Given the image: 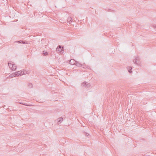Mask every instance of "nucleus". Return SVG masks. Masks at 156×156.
<instances>
[{"label": "nucleus", "mask_w": 156, "mask_h": 156, "mask_svg": "<svg viewBox=\"0 0 156 156\" xmlns=\"http://www.w3.org/2000/svg\"><path fill=\"white\" fill-rule=\"evenodd\" d=\"M133 61L135 64L138 65L140 63L139 58L138 57H136L134 59H133Z\"/></svg>", "instance_id": "f257e3e1"}, {"label": "nucleus", "mask_w": 156, "mask_h": 156, "mask_svg": "<svg viewBox=\"0 0 156 156\" xmlns=\"http://www.w3.org/2000/svg\"><path fill=\"white\" fill-rule=\"evenodd\" d=\"M56 51L59 52H61L62 51H63V48L60 45H59L57 47L56 49Z\"/></svg>", "instance_id": "f03ea898"}, {"label": "nucleus", "mask_w": 156, "mask_h": 156, "mask_svg": "<svg viewBox=\"0 0 156 156\" xmlns=\"http://www.w3.org/2000/svg\"><path fill=\"white\" fill-rule=\"evenodd\" d=\"M76 62L75 63V65H76V66L79 67H82L83 66H84V63H83V64H81L79 62L76 61Z\"/></svg>", "instance_id": "7ed1b4c3"}, {"label": "nucleus", "mask_w": 156, "mask_h": 156, "mask_svg": "<svg viewBox=\"0 0 156 156\" xmlns=\"http://www.w3.org/2000/svg\"><path fill=\"white\" fill-rule=\"evenodd\" d=\"M76 61L74 59H72L69 61V63L72 65H75L76 62Z\"/></svg>", "instance_id": "20e7f679"}, {"label": "nucleus", "mask_w": 156, "mask_h": 156, "mask_svg": "<svg viewBox=\"0 0 156 156\" xmlns=\"http://www.w3.org/2000/svg\"><path fill=\"white\" fill-rule=\"evenodd\" d=\"M19 103L20 104L23 105H24L27 106H32L33 105H32V104H30V105L27 104V103H22V102H19Z\"/></svg>", "instance_id": "39448f33"}, {"label": "nucleus", "mask_w": 156, "mask_h": 156, "mask_svg": "<svg viewBox=\"0 0 156 156\" xmlns=\"http://www.w3.org/2000/svg\"><path fill=\"white\" fill-rule=\"evenodd\" d=\"M63 121V118L62 117L58 118L57 119V122L58 123H61Z\"/></svg>", "instance_id": "423d86ee"}, {"label": "nucleus", "mask_w": 156, "mask_h": 156, "mask_svg": "<svg viewBox=\"0 0 156 156\" xmlns=\"http://www.w3.org/2000/svg\"><path fill=\"white\" fill-rule=\"evenodd\" d=\"M14 64L13 63V62H9L8 63V65L9 67L11 69L12 68V66H13V65Z\"/></svg>", "instance_id": "0eeeda50"}, {"label": "nucleus", "mask_w": 156, "mask_h": 156, "mask_svg": "<svg viewBox=\"0 0 156 156\" xmlns=\"http://www.w3.org/2000/svg\"><path fill=\"white\" fill-rule=\"evenodd\" d=\"M16 66L15 64L13 65V66L12 67L11 69L13 71H14L16 70Z\"/></svg>", "instance_id": "6e6552de"}, {"label": "nucleus", "mask_w": 156, "mask_h": 156, "mask_svg": "<svg viewBox=\"0 0 156 156\" xmlns=\"http://www.w3.org/2000/svg\"><path fill=\"white\" fill-rule=\"evenodd\" d=\"M67 21L68 22H69L71 21V22H73V20L72 19L71 17H69L67 19Z\"/></svg>", "instance_id": "1a4fd4ad"}, {"label": "nucleus", "mask_w": 156, "mask_h": 156, "mask_svg": "<svg viewBox=\"0 0 156 156\" xmlns=\"http://www.w3.org/2000/svg\"><path fill=\"white\" fill-rule=\"evenodd\" d=\"M19 72H20V71H18L17 72H16L14 73V74H15V76H20V74Z\"/></svg>", "instance_id": "9d476101"}, {"label": "nucleus", "mask_w": 156, "mask_h": 156, "mask_svg": "<svg viewBox=\"0 0 156 156\" xmlns=\"http://www.w3.org/2000/svg\"><path fill=\"white\" fill-rule=\"evenodd\" d=\"M20 74V76L25 74L24 72V69L22 70L21 71H20V72H19Z\"/></svg>", "instance_id": "9b49d317"}, {"label": "nucleus", "mask_w": 156, "mask_h": 156, "mask_svg": "<svg viewBox=\"0 0 156 156\" xmlns=\"http://www.w3.org/2000/svg\"><path fill=\"white\" fill-rule=\"evenodd\" d=\"M15 76H15V74H14V73H12V74H11L9 76V77L10 78H12L13 77H15Z\"/></svg>", "instance_id": "f8f14e48"}, {"label": "nucleus", "mask_w": 156, "mask_h": 156, "mask_svg": "<svg viewBox=\"0 0 156 156\" xmlns=\"http://www.w3.org/2000/svg\"><path fill=\"white\" fill-rule=\"evenodd\" d=\"M87 83L86 82H84L81 85L83 87H86V85Z\"/></svg>", "instance_id": "ddd939ff"}, {"label": "nucleus", "mask_w": 156, "mask_h": 156, "mask_svg": "<svg viewBox=\"0 0 156 156\" xmlns=\"http://www.w3.org/2000/svg\"><path fill=\"white\" fill-rule=\"evenodd\" d=\"M16 42H19L20 43H23L24 44L25 43V42H24V41H15Z\"/></svg>", "instance_id": "4468645a"}, {"label": "nucleus", "mask_w": 156, "mask_h": 156, "mask_svg": "<svg viewBox=\"0 0 156 156\" xmlns=\"http://www.w3.org/2000/svg\"><path fill=\"white\" fill-rule=\"evenodd\" d=\"M48 52L45 51H43V54L45 56H46L48 55Z\"/></svg>", "instance_id": "2eb2a0df"}, {"label": "nucleus", "mask_w": 156, "mask_h": 156, "mask_svg": "<svg viewBox=\"0 0 156 156\" xmlns=\"http://www.w3.org/2000/svg\"><path fill=\"white\" fill-rule=\"evenodd\" d=\"M28 86L29 88H31L33 86L32 84V83H29L28 85Z\"/></svg>", "instance_id": "dca6fc26"}, {"label": "nucleus", "mask_w": 156, "mask_h": 156, "mask_svg": "<svg viewBox=\"0 0 156 156\" xmlns=\"http://www.w3.org/2000/svg\"><path fill=\"white\" fill-rule=\"evenodd\" d=\"M90 84L89 83H87L86 85V88H88V87H90Z\"/></svg>", "instance_id": "f3484780"}, {"label": "nucleus", "mask_w": 156, "mask_h": 156, "mask_svg": "<svg viewBox=\"0 0 156 156\" xmlns=\"http://www.w3.org/2000/svg\"><path fill=\"white\" fill-rule=\"evenodd\" d=\"M24 72L25 73V74H27L29 73H30L29 71H26L25 70H24Z\"/></svg>", "instance_id": "a211bd4d"}, {"label": "nucleus", "mask_w": 156, "mask_h": 156, "mask_svg": "<svg viewBox=\"0 0 156 156\" xmlns=\"http://www.w3.org/2000/svg\"><path fill=\"white\" fill-rule=\"evenodd\" d=\"M85 135L86 136H89V134H88V133H86V132H85Z\"/></svg>", "instance_id": "6ab92c4d"}, {"label": "nucleus", "mask_w": 156, "mask_h": 156, "mask_svg": "<svg viewBox=\"0 0 156 156\" xmlns=\"http://www.w3.org/2000/svg\"><path fill=\"white\" fill-rule=\"evenodd\" d=\"M153 27L154 28V29L156 30V25H154L153 26Z\"/></svg>", "instance_id": "aec40b11"}, {"label": "nucleus", "mask_w": 156, "mask_h": 156, "mask_svg": "<svg viewBox=\"0 0 156 156\" xmlns=\"http://www.w3.org/2000/svg\"><path fill=\"white\" fill-rule=\"evenodd\" d=\"M128 72L129 73H132V71H131V69H129L128 70Z\"/></svg>", "instance_id": "412c9836"}]
</instances>
